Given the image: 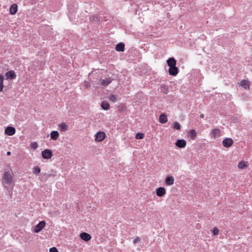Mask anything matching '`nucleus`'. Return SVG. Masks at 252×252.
Returning a JSON list of instances; mask_svg holds the SVG:
<instances>
[{
  "label": "nucleus",
  "instance_id": "27",
  "mask_svg": "<svg viewBox=\"0 0 252 252\" xmlns=\"http://www.w3.org/2000/svg\"><path fill=\"white\" fill-rule=\"evenodd\" d=\"M117 108L119 112H123L126 110V107L125 105L121 104L117 106Z\"/></svg>",
  "mask_w": 252,
  "mask_h": 252
},
{
  "label": "nucleus",
  "instance_id": "3",
  "mask_svg": "<svg viewBox=\"0 0 252 252\" xmlns=\"http://www.w3.org/2000/svg\"><path fill=\"white\" fill-rule=\"evenodd\" d=\"M106 134L103 131H98L95 135V141L96 142H101L105 138Z\"/></svg>",
  "mask_w": 252,
  "mask_h": 252
},
{
  "label": "nucleus",
  "instance_id": "7",
  "mask_svg": "<svg viewBox=\"0 0 252 252\" xmlns=\"http://www.w3.org/2000/svg\"><path fill=\"white\" fill-rule=\"evenodd\" d=\"M15 128L13 126H8L5 129V133L9 136H12L15 133Z\"/></svg>",
  "mask_w": 252,
  "mask_h": 252
},
{
  "label": "nucleus",
  "instance_id": "30",
  "mask_svg": "<svg viewBox=\"0 0 252 252\" xmlns=\"http://www.w3.org/2000/svg\"><path fill=\"white\" fill-rule=\"evenodd\" d=\"M176 60L173 57L170 58L166 61V63H176Z\"/></svg>",
  "mask_w": 252,
  "mask_h": 252
},
{
  "label": "nucleus",
  "instance_id": "5",
  "mask_svg": "<svg viewBox=\"0 0 252 252\" xmlns=\"http://www.w3.org/2000/svg\"><path fill=\"white\" fill-rule=\"evenodd\" d=\"M42 157L44 159H50L52 156V151L48 149H45L41 153Z\"/></svg>",
  "mask_w": 252,
  "mask_h": 252
},
{
  "label": "nucleus",
  "instance_id": "15",
  "mask_svg": "<svg viewBox=\"0 0 252 252\" xmlns=\"http://www.w3.org/2000/svg\"><path fill=\"white\" fill-rule=\"evenodd\" d=\"M211 134L214 138L220 136V130L219 128H215L212 130Z\"/></svg>",
  "mask_w": 252,
  "mask_h": 252
},
{
  "label": "nucleus",
  "instance_id": "24",
  "mask_svg": "<svg viewBox=\"0 0 252 252\" xmlns=\"http://www.w3.org/2000/svg\"><path fill=\"white\" fill-rule=\"evenodd\" d=\"M90 19L91 21L97 22L100 21V17L97 15H93L90 17Z\"/></svg>",
  "mask_w": 252,
  "mask_h": 252
},
{
  "label": "nucleus",
  "instance_id": "19",
  "mask_svg": "<svg viewBox=\"0 0 252 252\" xmlns=\"http://www.w3.org/2000/svg\"><path fill=\"white\" fill-rule=\"evenodd\" d=\"M59 136V133L57 131H52L50 133V137L52 140H56Z\"/></svg>",
  "mask_w": 252,
  "mask_h": 252
},
{
  "label": "nucleus",
  "instance_id": "36",
  "mask_svg": "<svg viewBox=\"0 0 252 252\" xmlns=\"http://www.w3.org/2000/svg\"><path fill=\"white\" fill-rule=\"evenodd\" d=\"M116 100V97L114 95L111 94V101L115 102Z\"/></svg>",
  "mask_w": 252,
  "mask_h": 252
},
{
  "label": "nucleus",
  "instance_id": "31",
  "mask_svg": "<svg viewBox=\"0 0 252 252\" xmlns=\"http://www.w3.org/2000/svg\"><path fill=\"white\" fill-rule=\"evenodd\" d=\"M40 172V169L39 167L37 166L33 168V173L35 175H38Z\"/></svg>",
  "mask_w": 252,
  "mask_h": 252
},
{
  "label": "nucleus",
  "instance_id": "17",
  "mask_svg": "<svg viewBox=\"0 0 252 252\" xmlns=\"http://www.w3.org/2000/svg\"><path fill=\"white\" fill-rule=\"evenodd\" d=\"M159 122L161 124H165L167 122V116L164 113L161 114L159 116Z\"/></svg>",
  "mask_w": 252,
  "mask_h": 252
},
{
  "label": "nucleus",
  "instance_id": "10",
  "mask_svg": "<svg viewBox=\"0 0 252 252\" xmlns=\"http://www.w3.org/2000/svg\"><path fill=\"white\" fill-rule=\"evenodd\" d=\"M174 180L172 176H168L165 179V184L166 186H172L174 183Z\"/></svg>",
  "mask_w": 252,
  "mask_h": 252
},
{
  "label": "nucleus",
  "instance_id": "33",
  "mask_svg": "<svg viewBox=\"0 0 252 252\" xmlns=\"http://www.w3.org/2000/svg\"><path fill=\"white\" fill-rule=\"evenodd\" d=\"M212 231L214 235H217L219 233V230L217 228H214Z\"/></svg>",
  "mask_w": 252,
  "mask_h": 252
},
{
  "label": "nucleus",
  "instance_id": "9",
  "mask_svg": "<svg viewBox=\"0 0 252 252\" xmlns=\"http://www.w3.org/2000/svg\"><path fill=\"white\" fill-rule=\"evenodd\" d=\"M156 194L159 197H162L166 194V190L163 187H159L156 189Z\"/></svg>",
  "mask_w": 252,
  "mask_h": 252
},
{
  "label": "nucleus",
  "instance_id": "4",
  "mask_svg": "<svg viewBox=\"0 0 252 252\" xmlns=\"http://www.w3.org/2000/svg\"><path fill=\"white\" fill-rule=\"evenodd\" d=\"M45 221L42 220L40 221L34 228V232L35 233H38L41 231L45 225Z\"/></svg>",
  "mask_w": 252,
  "mask_h": 252
},
{
  "label": "nucleus",
  "instance_id": "18",
  "mask_svg": "<svg viewBox=\"0 0 252 252\" xmlns=\"http://www.w3.org/2000/svg\"><path fill=\"white\" fill-rule=\"evenodd\" d=\"M110 83V81L109 79H100L98 84L100 85V86L102 87H105L108 86Z\"/></svg>",
  "mask_w": 252,
  "mask_h": 252
},
{
  "label": "nucleus",
  "instance_id": "32",
  "mask_svg": "<svg viewBox=\"0 0 252 252\" xmlns=\"http://www.w3.org/2000/svg\"><path fill=\"white\" fill-rule=\"evenodd\" d=\"M31 147L32 149H36L38 147V144L36 142H34L32 143V144L31 145Z\"/></svg>",
  "mask_w": 252,
  "mask_h": 252
},
{
  "label": "nucleus",
  "instance_id": "16",
  "mask_svg": "<svg viewBox=\"0 0 252 252\" xmlns=\"http://www.w3.org/2000/svg\"><path fill=\"white\" fill-rule=\"evenodd\" d=\"M188 135L192 140H194L197 136V133L194 129H190L189 131Z\"/></svg>",
  "mask_w": 252,
  "mask_h": 252
},
{
  "label": "nucleus",
  "instance_id": "11",
  "mask_svg": "<svg viewBox=\"0 0 252 252\" xmlns=\"http://www.w3.org/2000/svg\"><path fill=\"white\" fill-rule=\"evenodd\" d=\"M186 141L184 139H179L176 141L175 143L176 146L180 148H185L186 146Z\"/></svg>",
  "mask_w": 252,
  "mask_h": 252
},
{
  "label": "nucleus",
  "instance_id": "1",
  "mask_svg": "<svg viewBox=\"0 0 252 252\" xmlns=\"http://www.w3.org/2000/svg\"><path fill=\"white\" fill-rule=\"evenodd\" d=\"M3 185H10L13 183V176L11 170L6 171L4 172L3 178Z\"/></svg>",
  "mask_w": 252,
  "mask_h": 252
},
{
  "label": "nucleus",
  "instance_id": "22",
  "mask_svg": "<svg viewBox=\"0 0 252 252\" xmlns=\"http://www.w3.org/2000/svg\"><path fill=\"white\" fill-rule=\"evenodd\" d=\"M160 90L164 94H167L169 92L168 87L164 84L161 85Z\"/></svg>",
  "mask_w": 252,
  "mask_h": 252
},
{
  "label": "nucleus",
  "instance_id": "37",
  "mask_svg": "<svg viewBox=\"0 0 252 252\" xmlns=\"http://www.w3.org/2000/svg\"><path fill=\"white\" fill-rule=\"evenodd\" d=\"M40 175L46 177V178H47V177L48 176V175L46 173L42 174H41Z\"/></svg>",
  "mask_w": 252,
  "mask_h": 252
},
{
  "label": "nucleus",
  "instance_id": "38",
  "mask_svg": "<svg viewBox=\"0 0 252 252\" xmlns=\"http://www.w3.org/2000/svg\"><path fill=\"white\" fill-rule=\"evenodd\" d=\"M11 152H10V151H8V152H7V153H6V155H7V156H10V155H11Z\"/></svg>",
  "mask_w": 252,
  "mask_h": 252
},
{
  "label": "nucleus",
  "instance_id": "23",
  "mask_svg": "<svg viewBox=\"0 0 252 252\" xmlns=\"http://www.w3.org/2000/svg\"><path fill=\"white\" fill-rule=\"evenodd\" d=\"M241 86L245 88V89L249 88L250 85L249 84V81L246 80H242L241 81L240 83Z\"/></svg>",
  "mask_w": 252,
  "mask_h": 252
},
{
  "label": "nucleus",
  "instance_id": "35",
  "mask_svg": "<svg viewBox=\"0 0 252 252\" xmlns=\"http://www.w3.org/2000/svg\"><path fill=\"white\" fill-rule=\"evenodd\" d=\"M140 240V239L139 238V237H137L135 238V239L133 240V243L134 244H136L137 243H138V242H139Z\"/></svg>",
  "mask_w": 252,
  "mask_h": 252
},
{
  "label": "nucleus",
  "instance_id": "28",
  "mask_svg": "<svg viewBox=\"0 0 252 252\" xmlns=\"http://www.w3.org/2000/svg\"><path fill=\"white\" fill-rule=\"evenodd\" d=\"M173 128L176 130H180L181 126L180 124L177 122H174L172 126Z\"/></svg>",
  "mask_w": 252,
  "mask_h": 252
},
{
  "label": "nucleus",
  "instance_id": "39",
  "mask_svg": "<svg viewBox=\"0 0 252 252\" xmlns=\"http://www.w3.org/2000/svg\"><path fill=\"white\" fill-rule=\"evenodd\" d=\"M200 117L201 118H203L204 117V114H202L200 115Z\"/></svg>",
  "mask_w": 252,
  "mask_h": 252
},
{
  "label": "nucleus",
  "instance_id": "14",
  "mask_svg": "<svg viewBox=\"0 0 252 252\" xmlns=\"http://www.w3.org/2000/svg\"><path fill=\"white\" fill-rule=\"evenodd\" d=\"M125 45L123 42H120L115 47V50L118 52H123L125 51Z\"/></svg>",
  "mask_w": 252,
  "mask_h": 252
},
{
  "label": "nucleus",
  "instance_id": "12",
  "mask_svg": "<svg viewBox=\"0 0 252 252\" xmlns=\"http://www.w3.org/2000/svg\"><path fill=\"white\" fill-rule=\"evenodd\" d=\"M81 239L86 242H88L91 239V235L86 232H82L80 234Z\"/></svg>",
  "mask_w": 252,
  "mask_h": 252
},
{
  "label": "nucleus",
  "instance_id": "21",
  "mask_svg": "<svg viewBox=\"0 0 252 252\" xmlns=\"http://www.w3.org/2000/svg\"><path fill=\"white\" fill-rule=\"evenodd\" d=\"M60 131L64 132L67 130V126L64 123H62L59 125Z\"/></svg>",
  "mask_w": 252,
  "mask_h": 252
},
{
  "label": "nucleus",
  "instance_id": "34",
  "mask_svg": "<svg viewBox=\"0 0 252 252\" xmlns=\"http://www.w3.org/2000/svg\"><path fill=\"white\" fill-rule=\"evenodd\" d=\"M50 252H58V251L56 248L53 247L50 249Z\"/></svg>",
  "mask_w": 252,
  "mask_h": 252
},
{
  "label": "nucleus",
  "instance_id": "8",
  "mask_svg": "<svg viewBox=\"0 0 252 252\" xmlns=\"http://www.w3.org/2000/svg\"><path fill=\"white\" fill-rule=\"evenodd\" d=\"M5 76L7 80H13L16 78V75L13 70L9 71L5 73Z\"/></svg>",
  "mask_w": 252,
  "mask_h": 252
},
{
  "label": "nucleus",
  "instance_id": "29",
  "mask_svg": "<svg viewBox=\"0 0 252 252\" xmlns=\"http://www.w3.org/2000/svg\"><path fill=\"white\" fill-rule=\"evenodd\" d=\"M144 134L142 133L138 132L136 134L135 138L137 139H142L144 138Z\"/></svg>",
  "mask_w": 252,
  "mask_h": 252
},
{
  "label": "nucleus",
  "instance_id": "25",
  "mask_svg": "<svg viewBox=\"0 0 252 252\" xmlns=\"http://www.w3.org/2000/svg\"><path fill=\"white\" fill-rule=\"evenodd\" d=\"M101 106L103 109L108 110L109 108L110 105H109V103L108 102H107V101H103L101 103Z\"/></svg>",
  "mask_w": 252,
  "mask_h": 252
},
{
  "label": "nucleus",
  "instance_id": "2",
  "mask_svg": "<svg viewBox=\"0 0 252 252\" xmlns=\"http://www.w3.org/2000/svg\"><path fill=\"white\" fill-rule=\"evenodd\" d=\"M168 68V72L170 75L176 76L179 70L178 67L176 66V64H167Z\"/></svg>",
  "mask_w": 252,
  "mask_h": 252
},
{
  "label": "nucleus",
  "instance_id": "26",
  "mask_svg": "<svg viewBox=\"0 0 252 252\" xmlns=\"http://www.w3.org/2000/svg\"><path fill=\"white\" fill-rule=\"evenodd\" d=\"M4 79V77L2 75H0V92H1L3 91V89L4 87L3 85V81Z\"/></svg>",
  "mask_w": 252,
  "mask_h": 252
},
{
  "label": "nucleus",
  "instance_id": "13",
  "mask_svg": "<svg viewBox=\"0 0 252 252\" xmlns=\"http://www.w3.org/2000/svg\"><path fill=\"white\" fill-rule=\"evenodd\" d=\"M18 11V5L16 3L12 4L9 8V13L11 15L15 14Z\"/></svg>",
  "mask_w": 252,
  "mask_h": 252
},
{
  "label": "nucleus",
  "instance_id": "6",
  "mask_svg": "<svg viewBox=\"0 0 252 252\" xmlns=\"http://www.w3.org/2000/svg\"><path fill=\"white\" fill-rule=\"evenodd\" d=\"M222 143L223 146L224 147L229 148L232 145V144L233 143V141L231 138H227L224 139L222 141Z\"/></svg>",
  "mask_w": 252,
  "mask_h": 252
},
{
  "label": "nucleus",
  "instance_id": "20",
  "mask_svg": "<svg viewBox=\"0 0 252 252\" xmlns=\"http://www.w3.org/2000/svg\"><path fill=\"white\" fill-rule=\"evenodd\" d=\"M248 162L247 161H241L238 163V167L240 169H245L248 166Z\"/></svg>",
  "mask_w": 252,
  "mask_h": 252
}]
</instances>
